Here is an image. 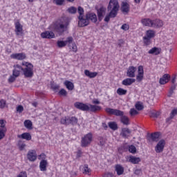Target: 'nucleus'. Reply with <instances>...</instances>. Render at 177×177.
<instances>
[{"instance_id": "obj_1", "label": "nucleus", "mask_w": 177, "mask_h": 177, "mask_svg": "<svg viewBox=\"0 0 177 177\" xmlns=\"http://www.w3.org/2000/svg\"><path fill=\"white\" fill-rule=\"evenodd\" d=\"M107 10L109 13L106 15L104 21L109 23L110 19H114V17H117V15H118V10H120V3H118V0H110Z\"/></svg>"}, {"instance_id": "obj_2", "label": "nucleus", "mask_w": 177, "mask_h": 177, "mask_svg": "<svg viewBox=\"0 0 177 177\" xmlns=\"http://www.w3.org/2000/svg\"><path fill=\"white\" fill-rule=\"evenodd\" d=\"M105 111L111 115H116V117H120V122H122L123 125H129V124H131V122H129V118H128L127 115H124V111H122L111 108H106Z\"/></svg>"}, {"instance_id": "obj_3", "label": "nucleus", "mask_w": 177, "mask_h": 177, "mask_svg": "<svg viewBox=\"0 0 177 177\" xmlns=\"http://www.w3.org/2000/svg\"><path fill=\"white\" fill-rule=\"evenodd\" d=\"M70 24V20L68 18L65 17L62 18L60 22H56L53 28L56 32H58L59 35H62L66 30H67V27H68Z\"/></svg>"}, {"instance_id": "obj_4", "label": "nucleus", "mask_w": 177, "mask_h": 177, "mask_svg": "<svg viewBox=\"0 0 177 177\" xmlns=\"http://www.w3.org/2000/svg\"><path fill=\"white\" fill-rule=\"evenodd\" d=\"M22 66H25V68H23L22 71L24 75L26 78H31L34 75V66L31 63L23 62Z\"/></svg>"}, {"instance_id": "obj_5", "label": "nucleus", "mask_w": 177, "mask_h": 177, "mask_svg": "<svg viewBox=\"0 0 177 177\" xmlns=\"http://www.w3.org/2000/svg\"><path fill=\"white\" fill-rule=\"evenodd\" d=\"M60 124L62 125H77L78 119L74 116H65L61 118Z\"/></svg>"}, {"instance_id": "obj_6", "label": "nucleus", "mask_w": 177, "mask_h": 177, "mask_svg": "<svg viewBox=\"0 0 177 177\" xmlns=\"http://www.w3.org/2000/svg\"><path fill=\"white\" fill-rule=\"evenodd\" d=\"M92 142V133H88L82 138L81 146L82 147H88Z\"/></svg>"}, {"instance_id": "obj_7", "label": "nucleus", "mask_w": 177, "mask_h": 177, "mask_svg": "<svg viewBox=\"0 0 177 177\" xmlns=\"http://www.w3.org/2000/svg\"><path fill=\"white\" fill-rule=\"evenodd\" d=\"M164 147H165V140H160L156 145L155 151L156 153H162Z\"/></svg>"}, {"instance_id": "obj_8", "label": "nucleus", "mask_w": 177, "mask_h": 177, "mask_svg": "<svg viewBox=\"0 0 177 177\" xmlns=\"http://www.w3.org/2000/svg\"><path fill=\"white\" fill-rule=\"evenodd\" d=\"M74 106L76 109L82 110V111H89V106L82 102H75Z\"/></svg>"}, {"instance_id": "obj_9", "label": "nucleus", "mask_w": 177, "mask_h": 177, "mask_svg": "<svg viewBox=\"0 0 177 177\" xmlns=\"http://www.w3.org/2000/svg\"><path fill=\"white\" fill-rule=\"evenodd\" d=\"M131 133H132V131L129 128H122L120 136L123 137L124 139H128L129 136H131Z\"/></svg>"}, {"instance_id": "obj_10", "label": "nucleus", "mask_w": 177, "mask_h": 177, "mask_svg": "<svg viewBox=\"0 0 177 177\" xmlns=\"http://www.w3.org/2000/svg\"><path fill=\"white\" fill-rule=\"evenodd\" d=\"M130 9L131 7L129 3L124 1L122 3L120 10L123 13V15H128V13H129Z\"/></svg>"}, {"instance_id": "obj_11", "label": "nucleus", "mask_w": 177, "mask_h": 177, "mask_svg": "<svg viewBox=\"0 0 177 177\" xmlns=\"http://www.w3.org/2000/svg\"><path fill=\"white\" fill-rule=\"evenodd\" d=\"M97 17L99 21H102L103 20V17L106 15V8L100 7L99 9L97 10Z\"/></svg>"}, {"instance_id": "obj_12", "label": "nucleus", "mask_w": 177, "mask_h": 177, "mask_svg": "<svg viewBox=\"0 0 177 177\" xmlns=\"http://www.w3.org/2000/svg\"><path fill=\"white\" fill-rule=\"evenodd\" d=\"M23 71V68L21 66L17 64L14 65V70L12 71V75L14 77H17L20 75V73Z\"/></svg>"}, {"instance_id": "obj_13", "label": "nucleus", "mask_w": 177, "mask_h": 177, "mask_svg": "<svg viewBox=\"0 0 177 177\" xmlns=\"http://www.w3.org/2000/svg\"><path fill=\"white\" fill-rule=\"evenodd\" d=\"M79 26L80 27H86V26L89 25V21L88 18L84 19L83 16H79Z\"/></svg>"}, {"instance_id": "obj_14", "label": "nucleus", "mask_w": 177, "mask_h": 177, "mask_svg": "<svg viewBox=\"0 0 177 177\" xmlns=\"http://www.w3.org/2000/svg\"><path fill=\"white\" fill-rule=\"evenodd\" d=\"M41 38L52 39V38H55V33L52 31H45L41 33Z\"/></svg>"}, {"instance_id": "obj_15", "label": "nucleus", "mask_w": 177, "mask_h": 177, "mask_svg": "<svg viewBox=\"0 0 177 177\" xmlns=\"http://www.w3.org/2000/svg\"><path fill=\"white\" fill-rule=\"evenodd\" d=\"M136 67L129 66L127 72V77H129V78H135V73H136Z\"/></svg>"}, {"instance_id": "obj_16", "label": "nucleus", "mask_w": 177, "mask_h": 177, "mask_svg": "<svg viewBox=\"0 0 177 177\" xmlns=\"http://www.w3.org/2000/svg\"><path fill=\"white\" fill-rule=\"evenodd\" d=\"M164 26V22L160 19H156L152 20V28H161Z\"/></svg>"}, {"instance_id": "obj_17", "label": "nucleus", "mask_w": 177, "mask_h": 177, "mask_svg": "<svg viewBox=\"0 0 177 177\" xmlns=\"http://www.w3.org/2000/svg\"><path fill=\"white\" fill-rule=\"evenodd\" d=\"M27 158L29 161H35L37 160V152L34 150L29 151L27 153Z\"/></svg>"}, {"instance_id": "obj_18", "label": "nucleus", "mask_w": 177, "mask_h": 177, "mask_svg": "<svg viewBox=\"0 0 177 177\" xmlns=\"http://www.w3.org/2000/svg\"><path fill=\"white\" fill-rule=\"evenodd\" d=\"M86 19H87L88 21L91 20L92 23H96V21H97V16L93 12H88L86 15Z\"/></svg>"}, {"instance_id": "obj_19", "label": "nucleus", "mask_w": 177, "mask_h": 177, "mask_svg": "<svg viewBox=\"0 0 177 177\" xmlns=\"http://www.w3.org/2000/svg\"><path fill=\"white\" fill-rule=\"evenodd\" d=\"M121 149L123 150V151H127L129 150L130 153H132L133 154H135L136 153V147L134 145H130L129 147L127 145H123L121 147Z\"/></svg>"}, {"instance_id": "obj_20", "label": "nucleus", "mask_w": 177, "mask_h": 177, "mask_svg": "<svg viewBox=\"0 0 177 177\" xmlns=\"http://www.w3.org/2000/svg\"><path fill=\"white\" fill-rule=\"evenodd\" d=\"M160 138V133L156 132L151 133L148 138L149 142H158V139Z\"/></svg>"}, {"instance_id": "obj_21", "label": "nucleus", "mask_w": 177, "mask_h": 177, "mask_svg": "<svg viewBox=\"0 0 177 177\" xmlns=\"http://www.w3.org/2000/svg\"><path fill=\"white\" fill-rule=\"evenodd\" d=\"M169 80H171V76L168 74H165L160 79L159 84H160V85H165V84H167V82H169Z\"/></svg>"}, {"instance_id": "obj_22", "label": "nucleus", "mask_w": 177, "mask_h": 177, "mask_svg": "<svg viewBox=\"0 0 177 177\" xmlns=\"http://www.w3.org/2000/svg\"><path fill=\"white\" fill-rule=\"evenodd\" d=\"M12 59H16L17 60H24L26 59V54L24 53H15L11 55Z\"/></svg>"}, {"instance_id": "obj_23", "label": "nucleus", "mask_w": 177, "mask_h": 177, "mask_svg": "<svg viewBox=\"0 0 177 177\" xmlns=\"http://www.w3.org/2000/svg\"><path fill=\"white\" fill-rule=\"evenodd\" d=\"M142 24L146 27H153V20L149 18H145L141 20Z\"/></svg>"}, {"instance_id": "obj_24", "label": "nucleus", "mask_w": 177, "mask_h": 177, "mask_svg": "<svg viewBox=\"0 0 177 177\" xmlns=\"http://www.w3.org/2000/svg\"><path fill=\"white\" fill-rule=\"evenodd\" d=\"M115 171L117 173V175H118V176L122 175L124 174V167H122V165H115Z\"/></svg>"}, {"instance_id": "obj_25", "label": "nucleus", "mask_w": 177, "mask_h": 177, "mask_svg": "<svg viewBox=\"0 0 177 177\" xmlns=\"http://www.w3.org/2000/svg\"><path fill=\"white\" fill-rule=\"evenodd\" d=\"M15 32L17 35H19V33L23 32V26H21L19 20L15 22Z\"/></svg>"}, {"instance_id": "obj_26", "label": "nucleus", "mask_w": 177, "mask_h": 177, "mask_svg": "<svg viewBox=\"0 0 177 177\" xmlns=\"http://www.w3.org/2000/svg\"><path fill=\"white\" fill-rule=\"evenodd\" d=\"M135 81H136V80L133 78H127L122 82V84L124 85V86H129L133 84Z\"/></svg>"}, {"instance_id": "obj_27", "label": "nucleus", "mask_w": 177, "mask_h": 177, "mask_svg": "<svg viewBox=\"0 0 177 177\" xmlns=\"http://www.w3.org/2000/svg\"><path fill=\"white\" fill-rule=\"evenodd\" d=\"M48 167V160H41L39 163V169L41 171H46V167Z\"/></svg>"}, {"instance_id": "obj_28", "label": "nucleus", "mask_w": 177, "mask_h": 177, "mask_svg": "<svg viewBox=\"0 0 177 177\" xmlns=\"http://www.w3.org/2000/svg\"><path fill=\"white\" fill-rule=\"evenodd\" d=\"M88 106V111H91L92 113H96L97 111H100V110H102V106H100L89 104Z\"/></svg>"}, {"instance_id": "obj_29", "label": "nucleus", "mask_w": 177, "mask_h": 177, "mask_svg": "<svg viewBox=\"0 0 177 177\" xmlns=\"http://www.w3.org/2000/svg\"><path fill=\"white\" fill-rule=\"evenodd\" d=\"M148 53L149 55H160V53H161V49L158 48L157 47H153L152 48L151 50H149Z\"/></svg>"}, {"instance_id": "obj_30", "label": "nucleus", "mask_w": 177, "mask_h": 177, "mask_svg": "<svg viewBox=\"0 0 177 177\" xmlns=\"http://www.w3.org/2000/svg\"><path fill=\"white\" fill-rule=\"evenodd\" d=\"M84 74L86 77H88V78H95V77L97 75V72H91L88 70H85Z\"/></svg>"}, {"instance_id": "obj_31", "label": "nucleus", "mask_w": 177, "mask_h": 177, "mask_svg": "<svg viewBox=\"0 0 177 177\" xmlns=\"http://www.w3.org/2000/svg\"><path fill=\"white\" fill-rule=\"evenodd\" d=\"M64 84L68 91H73V89H74V83L68 80H66Z\"/></svg>"}, {"instance_id": "obj_32", "label": "nucleus", "mask_w": 177, "mask_h": 177, "mask_svg": "<svg viewBox=\"0 0 177 177\" xmlns=\"http://www.w3.org/2000/svg\"><path fill=\"white\" fill-rule=\"evenodd\" d=\"M145 37L151 39V38H154V37H156V32L153 30H149L147 31Z\"/></svg>"}, {"instance_id": "obj_33", "label": "nucleus", "mask_w": 177, "mask_h": 177, "mask_svg": "<svg viewBox=\"0 0 177 177\" xmlns=\"http://www.w3.org/2000/svg\"><path fill=\"white\" fill-rule=\"evenodd\" d=\"M108 125L112 131H117L118 129V124L115 122H110L108 123Z\"/></svg>"}, {"instance_id": "obj_34", "label": "nucleus", "mask_w": 177, "mask_h": 177, "mask_svg": "<svg viewBox=\"0 0 177 177\" xmlns=\"http://www.w3.org/2000/svg\"><path fill=\"white\" fill-rule=\"evenodd\" d=\"M130 162H132V164H139L140 162V158H136L135 156H131L129 158Z\"/></svg>"}, {"instance_id": "obj_35", "label": "nucleus", "mask_w": 177, "mask_h": 177, "mask_svg": "<svg viewBox=\"0 0 177 177\" xmlns=\"http://www.w3.org/2000/svg\"><path fill=\"white\" fill-rule=\"evenodd\" d=\"M24 127L27 128V129H32V122L31 120H25L24 122Z\"/></svg>"}, {"instance_id": "obj_36", "label": "nucleus", "mask_w": 177, "mask_h": 177, "mask_svg": "<svg viewBox=\"0 0 177 177\" xmlns=\"http://www.w3.org/2000/svg\"><path fill=\"white\" fill-rule=\"evenodd\" d=\"M22 139H26V140H31V134L30 133H24L21 135Z\"/></svg>"}, {"instance_id": "obj_37", "label": "nucleus", "mask_w": 177, "mask_h": 177, "mask_svg": "<svg viewBox=\"0 0 177 177\" xmlns=\"http://www.w3.org/2000/svg\"><path fill=\"white\" fill-rule=\"evenodd\" d=\"M6 128H0V140H2L5 138V133H6Z\"/></svg>"}, {"instance_id": "obj_38", "label": "nucleus", "mask_w": 177, "mask_h": 177, "mask_svg": "<svg viewBox=\"0 0 177 177\" xmlns=\"http://www.w3.org/2000/svg\"><path fill=\"white\" fill-rule=\"evenodd\" d=\"M116 92H117L118 95H119V96H122L127 93V91L124 88H118Z\"/></svg>"}, {"instance_id": "obj_39", "label": "nucleus", "mask_w": 177, "mask_h": 177, "mask_svg": "<svg viewBox=\"0 0 177 177\" xmlns=\"http://www.w3.org/2000/svg\"><path fill=\"white\" fill-rule=\"evenodd\" d=\"M57 45L58 48H64V46H66V45H67V41L59 40L57 42Z\"/></svg>"}, {"instance_id": "obj_40", "label": "nucleus", "mask_w": 177, "mask_h": 177, "mask_svg": "<svg viewBox=\"0 0 177 177\" xmlns=\"http://www.w3.org/2000/svg\"><path fill=\"white\" fill-rule=\"evenodd\" d=\"M175 89H176V86L175 84H173L171 86L170 90L169 91V94H168L169 97H171V96H172V95H174V91H175Z\"/></svg>"}, {"instance_id": "obj_41", "label": "nucleus", "mask_w": 177, "mask_h": 177, "mask_svg": "<svg viewBox=\"0 0 177 177\" xmlns=\"http://www.w3.org/2000/svg\"><path fill=\"white\" fill-rule=\"evenodd\" d=\"M5 107H8V104H6V101L3 99L0 100V109H5Z\"/></svg>"}, {"instance_id": "obj_42", "label": "nucleus", "mask_w": 177, "mask_h": 177, "mask_svg": "<svg viewBox=\"0 0 177 177\" xmlns=\"http://www.w3.org/2000/svg\"><path fill=\"white\" fill-rule=\"evenodd\" d=\"M18 147L19 150L21 151L23 150H24V147H26V144L23 143L21 141H19L18 142Z\"/></svg>"}, {"instance_id": "obj_43", "label": "nucleus", "mask_w": 177, "mask_h": 177, "mask_svg": "<svg viewBox=\"0 0 177 177\" xmlns=\"http://www.w3.org/2000/svg\"><path fill=\"white\" fill-rule=\"evenodd\" d=\"M136 109H137V110H138V111H140V110H143V109L145 108L144 106H143V105L142 104H140V103H137V104H136Z\"/></svg>"}, {"instance_id": "obj_44", "label": "nucleus", "mask_w": 177, "mask_h": 177, "mask_svg": "<svg viewBox=\"0 0 177 177\" xmlns=\"http://www.w3.org/2000/svg\"><path fill=\"white\" fill-rule=\"evenodd\" d=\"M150 39H150V38H149V37H147L146 36H145L144 37H143V41H144V44H145V45H150Z\"/></svg>"}, {"instance_id": "obj_45", "label": "nucleus", "mask_w": 177, "mask_h": 177, "mask_svg": "<svg viewBox=\"0 0 177 177\" xmlns=\"http://www.w3.org/2000/svg\"><path fill=\"white\" fill-rule=\"evenodd\" d=\"M68 12L72 14L77 13V8L75 7H71L68 8Z\"/></svg>"}, {"instance_id": "obj_46", "label": "nucleus", "mask_w": 177, "mask_h": 177, "mask_svg": "<svg viewBox=\"0 0 177 177\" xmlns=\"http://www.w3.org/2000/svg\"><path fill=\"white\" fill-rule=\"evenodd\" d=\"M137 114H139V112H138V111H136V109H131L130 110V115H131V117H133V115H137Z\"/></svg>"}, {"instance_id": "obj_47", "label": "nucleus", "mask_w": 177, "mask_h": 177, "mask_svg": "<svg viewBox=\"0 0 177 177\" xmlns=\"http://www.w3.org/2000/svg\"><path fill=\"white\" fill-rule=\"evenodd\" d=\"M160 115V112H152L151 113L150 117L152 118H158V116Z\"/></svg>"}, {"instance_id": "obj_48", "label": "nucleus", "mask_w": 177, "mask_h": 177, "mask_svg": "<svg viewBox=\"0 0 177 177\" xmlns=\"http://www.w3.org/2000/svg\"><path fill=\"white\" fill-rule=\"evenodd\" d=\"M59 95H60L61 96H67V91L64 88H62L59 91Z\"/></svg>"}, {"instance_id": "obj_49", "label": "nucleus", "mask_w": 177, "mask_h": 177, "mask_svg": "<svg viewBox=\"0 0 177 177\" xmlns=\"http://www.w3.org/2000/svg\"><path fill=\"white\" fill-rule=\"evenodd\" d=\"M143 74H138L136 76V80L138 81V82H141L143 80Z\"/></svg>"}, {"instance_id": "obj_50", "label": "nucleus", "mask_w": 177, "mask_h": 177, "mask_svg": "<svg viewBox=\"0 0 177 177\" xmlns=\"http://www.w3.org/2000/svg\"><path fill=\"white\" fill-rule=\"evenodd\" d=\"M69 46H70L71 50H73V52H77V45L75 43L72 44Z\"/></svg>"}, {"instance_id": "obj_51", "label": "nucleus", "mask_w": 177, "mask_h": 177, "mask_svg": "<svg viewBox=\"0 0 177 177\" xmlns=\"http://www.w3.org/2000/svg\"><path fill=\"white\" fill-rule=\"evenodd\" d=\"M175 115H177V109H174L170 113V116L174 118Z\"/></svg>"}, {"instance_id": "obj_52", "label": "nucleus", "mask_w": 177, "mask_h": 177, "mask_svg": "<svg viewBox=\"0 0 177 177\" xmlns=\"http://www.w3.org/2000/svg\"><path fill=\"white\" fill-rule=\"evenodd\" d=\"M54 1L58 6H62L64 3V0H54Z\"/></svg>"}, {"instance_id": "obj_53", "label": "nucleus", "mask_w": 177, "mask_h": 177, "mask_svg": "<svg viewBox=\"0 0 177 177\" xmlns=\"http://www.w3.org/2000/svg\"><path fill=\"white\" fill-rule=\"evenodd\" d=\"M6 121L0 120V128H6Z\"/></svg>"}, {"instance_id": "obj_54", "label": "nucleus", "mask_w": 177, "mask_h": 177, "mask_svg": "<svg viewBox=\"0 0 177 177\" xmlns=\"http://www.w3.org/2000/svg\"><path fill=\"white\" fill-rule=\"evenodd\" d=\"M89 172H91V169H88V165H84V174H89Z\"/></svg>"}, {"instance_id": "obj_55", "label": "nucleus", "mask_w": 177, "mask_h": 177, "mask_svg": "<svg viewBox=\"0 0 177 177\" xmlns=\"http://www.w3.org/2000/svg\"><path fill=\"white\" fill-rule=\"evenodd\" d=\"M138 74H142V75L145 74V72L143 71V66H138Z\"/></svg>"}, {"instance_id": "obj_56", "label": "nucleus", "mask_w": 177, "mask_h": 177, "mask_svg": "<svg viewBox=\"0 0 177 177\" xmlns=\"http://www.w3.org/2000/svg\"><path fill=\"white\" fill-rule=\"evenodd\" d=\"M77 12L80 16H82V15H84V8H82L81 6L78 7Z\"/></svg>"}, {"instance_id": "obj_57", "label": "nucleus", "mask_w": 177, "mask_h": 177, "mask_svg": "<svg viewBox=\"0 0 177 177\" xmlns=\"http://www.w3.org/2000/svg\"><path fill=\"white\" fill-rule=\"evenodd\" d=\"M103 177H115V176H114V174L113 173L106 172L104 174Z\"/></svg>"}, {"instance_id": "obj_58", "label": "nucleus", "mask_w": 177, "mask_h": 177, "mask_svg": "<svg viewBox=\"0 0 177 177\" xmlns=\"http://www.w3.org/2000/svg\"><path fill=\"white\" fill-rule=\"evenodd\" d=\"M121 28L124 31H128V30H129V26L127 25V24H124L122 26Z\"/></svg>"}, {"instance_id": "obj_59", "label": "nucleus", "mask_w": 177, "mask_h": 177, "mask_svg": "<svg viewBox=\"0 0 177 177\" xmlns=\"http://www.w3.org/2000/svg\"><path fill=\"white\" fill-rule=\"evenodd\" d=\"M23 110H24V108L23 107V106L21 105H19L17 107V111L18 113H22Z\"/></svg>"}, {"instance_id": "obj_60", "label": "nucleus", "mask_w": 177, "mask_h": 177, "mask_svg": "<svg viewBox=\"0 0 177 177\" xmlns=\"http://www.w3.org/2000/svg\"><path fill=\"white\" fill-rule=\"evenodd\" d=\"M15 81H16V77H15V75H12V76H10L8 79V82L12 83V82H15Z\"/></svg>"}, {"instance_id": "obj_61", "label": "nucleus", "mask_w": 177, "mask_h": 177, "mask_svg": "<svg viewBox=\"0 0 177 177\" xmlns=\"http://www.w3.org/2000/svg\"><path fill=\"white\" fill-rule=\"evenodd\" d=\"M17 177H27V173L26 171H21Z\"/></svg>"}, {"instance_id": "obj_62", "label": "nucleus", "mask_w": 177, "mask_h": 177, "mask_svg": "<svg viewBox=\"0 0 177 177\" xmlns=\"http://www.w3.org/2000/svg\"><path fill=\"white\" fill-rule=\"evenodd\" d=\"M73 37H67L65 42H66V44H71V42H73Z\"/></svg>"}, {"instance_id": "obj_63", "label": "nucleus", "mask_w": 177, "mask_h": 177, "mask_svg": "<svg viewBox=\"0 0 177 177\" xmlns=\"http://www.w3.org/2000/svg\"><path fill=\"white\" fill-rule=\"evenodd\" d=\"M52 89H53V91H57V89H59L60 88V86L57 85V84H53L51 86Z\"/></svg>"}, {"instance_id": "obj_64", "label": "nucleus", "mask_w": 177, "mask_h": 177, "mask_svg": "<svg viewBox=\"0 0 177 177\" xmlns=\"http://www.w3.org/2000/svg\"><path fill=\"white\" fill-rule=\"evenodd\" d=\"M39 160H46V155L45 153H41L39 156Z\"/></svg>"}]
</instances>
